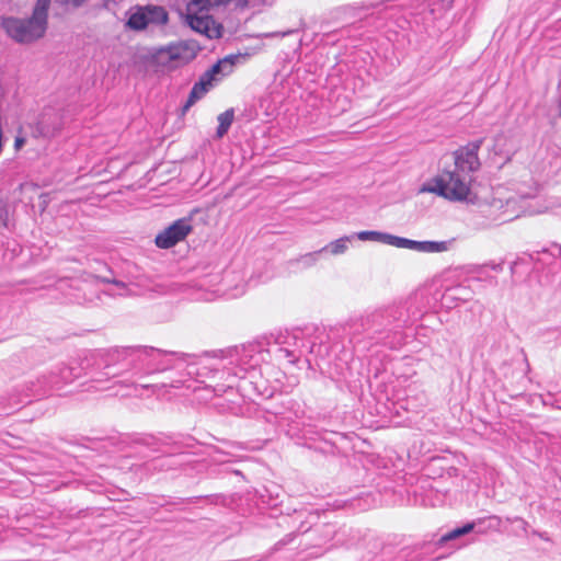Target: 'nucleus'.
<instances>
[{"label": "nucleus", "instance_id": "nucleus-3", "mask_svg": "<svg viewBox=\"0 0 561 561\" xmlns=\"http://www.w3.org/2000/svg\"><path fill=\"white\" fill-rule=\"evenodd\" d=\"M196 41H179L152 49L147 61L159 71H171L192 61L201 50Z\"/></svg>", "mask_w": 561, "mask_h": 561}, {"label": "nucleus", "instance_id": "nucleus-16", "mask_svg": "<svg viewBox=\"0 0 561 561\" xmlns=\"http://www.w3.org/2000/svg\"><path fill=\"white\" fill-rule=\"evenodd\" d=\"M26 142V138L22 135H18L14 139V150L20 151Z\"/></svg>", "mask_w": 561, "mask_h": 561}, {"label": "nucleus", "instance_id": "nucleus-8", "mask_svg": "<svg viewBox=\"0 0 561 561\" xmlns=\"http://www.w3.org/2000/svg\"><path fill=\"white\" fill-rule=\"evenodd\" d=\"M64 127V116L60 112L49 111L44 113L38 123L37 131L43 137H55Z\"/></svg>", "mask_w": 561, "mask_h": 561}, {"label": "nucleus", "instance_id": "nucleus-2", "mask_svg": "<svg viewBox=\"0 0 561 561\" xmlns=\"http://www.w3.org/2000/svg\"><path fill=\"white\" fill-rule=\"evenodd\" d=\"M51 0H36L30 18L5 16L1 19L4 33L19 44H33L42 39L48 28Z\"/></svg>", "mask_w": 561, "mask_h": 561}, {"label": "nucleus", "instance_id": "nucleus-6", "mask_svg": "<svg viewBox=\"0 0 561 561\" xmlns=\"http://www.w3.org/2000/svg\"><path fill=\"white\" fill-rule=\"evenodd\" d=\"M191 231L192 225L190 220L185 218L179 219L157 234L156 244L161 249L172 248L180 241L184 240Z\"/></svg>", "mask_w": 561, "mask_h": 561}, {"label": "nucleus", "instance_id": "nucleus-12", "mask_svg": "<svg viewBox=\"0 0 561 561\" xmlns=\"http://www.w3.org/2000/svg\"><path fill=\"white\" fill-rule=\"evenodd\" d=\"M352 237L344 236L324 247L321 251L328 250L332 255H340L347 251Z\"/></svg>", "mask_w": 561, "mask_h": 561}, {"label": "nucleus", "instance_id": "nucleus-11", "mask_svg": "<svg viewBox=\"0 0 561 561\" xmlns=\"http://www.w3.org/2000/svg\"><path fill=\"white\" fill-rule=\"evenodd\" d=\"M231 0H191L187 4V11L195 12L196 10L209 11L216 7L226 5Z\"/></svg>", "mask_w": 561, "mask_h": 561}, {"label": "nucleus", "instance_id": "nucleus-9", "mask_svg": "<svg viewBox=\"0 0 561 561\" xmlns=\"http://www.w3.org/2000/svg\"><path fill=\"white\" fill-rule=\"evenodd\" d=\"M448 241H414L400 237L398 249H409L422 253H442L449 250Z\"/></svg>", "mask_w": 561, "mask_h": 561}, {"label": "nucleus", "instance_id": "nucleus-15", "mask_svg": "<svg viewBox=\"0 0 561 561\" xmlns=\"http://www.w3.org/2000/svg\"><path fill=\"white\" fill-rule=\"evenodd\" d=\"M89 0H62V3L71 9L83 7Z\"/></svg>", "mask_w": 561, "mask_h": 561}, {"label": "nucleus", "instance_id": "nucleus-10", "mask_svg": "<svg viewBox=\"0 0 561 561\" xmlns=\"http://www.w3.org/2000/svg\"><path fill=\"white\" fill-rule=\"evenodd\" d=\"M360 241H374L399 248L400 237L380 231H360L356 233Z\"/></svg>", "mask_w": 561, "mask_h": 561}, {"label": "nucleus", "instance_id": "nucleus-1", "mask_svg": "<svg viewBox=\"0 0 561 561\" xmlns=\"http://www.w3.org/2000/svg\"><path fill=\"white\" fill-rule=\"evenodd\" d=\"M480 162L474 149L456 152L454 168L445 170L431 182L421 186L420 193H434L453 202L473 203L471 172L479 169Z\"/></svg>", "mask_w": 561, "mask_h": 561}, {"label": "nucleus", "instance_id": "nucleus-4", "mask_svg": "<svg viewBox=\"0 0 561 561\" xmlns=\"http://www.w3.org/2000/svg\"><path fill=\"white\" fill-rule=\"evenodd\" d=\"M234 65L233 57H225L206 71L197 83L193 87L186 106L192 105L199 100L211 87L216 76H227L232 72Z\"/></svg>", "mask_w": 561, "mask_h": 561}, {"label": "nucleus", "instance_id": "nucleus-14", "mask_svg": "<svg viewBox=\"0 0 561 561\" xmlns=\"http://www.w3.org/2000/svg\"><path fill=\"white\" fill-rule=\"evenodd\" d=\"M472 529H473V524L470 523V524L465 525L463 527L454 529L453 531H450L449 534L444 536L443 539L451 540V539L458 538L462 535L469 534Z\"/></svg>", "mask_w": 561, "mask_h": 561}, {"label": "nucleus", "instance_id": "nucleus-7", "mask_svg": "<svg viewBox=\"0 0 561 561\" xmlns=\"http://www.w3.org/2000/svg\"><path fill=\"white\" fill-rule=\"evenodd\" d=\"M205 10L187 11L186 20L188 25L197 33L208 38H219L222 34V26L210 15L203 14Z\"/></svg>", "mask_w": 561, "mask_h": 561}, {"label": "nucleus", "instance_id": "nucleus-5", "mask_svg": "<svg viewBox=\"0 0 561 561\" xmlns=\"http://www.w3.org/2000/svg\"><path fill=\"white\" fill-rule=\"evenodd\" d=\"M167 11L159 5H146L133 12L127 21V26L135 31L145 30L150 24H165Z\"/></svg>", "mask_w": 561, "mask_h": 561}, {"label": "nucleus", "instance_id": "nucleus-13", "mask_svg": "<svg viewBox=\"0 0 561 561\" xmlns=\"http://www.w3.org/2000/svg\"><path fill=\"white\" fill-rule=\"evenodd\" d=\"M233 111L228 110L218 116L219 126L217 128V136L221 138L229 129L233 121Z\"/></svg>", "mask_w": 561, "mask_h": 561}]
</instances>
